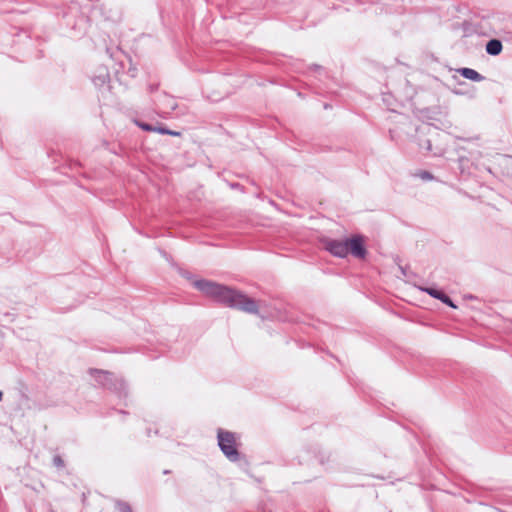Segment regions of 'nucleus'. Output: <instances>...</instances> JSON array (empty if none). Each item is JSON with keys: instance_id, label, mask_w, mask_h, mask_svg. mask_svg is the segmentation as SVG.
Returning a JSON list of instances; mask_svg holds the SVG:
<instances>
[{"instance_id": "nucleus-4", "label": "nucleus", "mask_w": 512, "mask_h": 512, "mask_svg": "<svg viewBox=\"0 0 512 512\" xmlns=\"http://www.w3.org/2000/svg\"><path fill=\"white\" fill-rule=\"evenodd\" d=\"M92 82L99 90H116L114 85H110V76L106 66H99L91 76Z\"/></svg>"}, {"instance_id": "nucleus-1", "label": "nucleus", "mask_w": 512, "mask_h": 512, "mask_svg": "<svg viewBox=\"0 0 512 512\" xmlns=\"http://www.w3.org/2000/svg\"><path fill=\"white\" fill-rule=\"evenodd\" d=\"M193 285L206 296L214 298L229 307L250 313L257 311V305L253 300L230 287L205 279L195 280Z\"/></svg>"}, {"instance_id": "nucleus-14", "label": "nucleus", "mask_w": 512, "mask_h": 512, "mask_svg": "<svg viewBox=\"0 0 512 512\" xmlns=\"http://www.w3.org/2000/svg\"><path fill=\"white\" fill-rule=\"evenodd\" d=\"M135 123L141 127L145 131L153 132L154 126H151L149 124L141 123L139 121H135Z\"/></svg>"}, {"instance_id": "nucleus-3", "label": "nucleus", "mask_w": 512, "mask_h": 512, "mask_svg": "<svg viewBox=\"0 0 512 512\" xmlns=\"http://www.w3.org/2000/svg\"><path fill=\"white\" fill-rule=\"evenodd\" d=\"M88 373L95 383L121 395V389L124 386V381L118 379L113 373L99 369H89Z\"/></svg>"}, {"instance_id": "nucleus-10", "label": "nucleus", "mask_w": 512, "mask_h": 512, "mask_svg": "<svg viewBox=\"0 0 512 512\" xmlns=\"http://www.w3.org/2000/svg\"><path fill=\"white\" fill-rule=\"evenodd\" d=\"M115 76H116L117 81L119 82L117 92H122L123 94H125L126 89H127L125 72L124 71L120 72L119 69H115Z\"/></svg>"}, {"instance_id": "nucleus-8", "label": "nucleus", "mask_w": 512, "mask_h": 512, "mask_svg": "<svg viewBox=\"0 0 512 512\" xmlns=\"http://www.w3.org/2000/svg\"><path fill=\"white\" fill-rule=\"evenodd\" d=\"M458 72L466 79L480 82L484 79L482 75H480L476 70L471 68H461Z\"/></svg>"}, {"instance_id": "nucleus-6", "label": "nucleus", "mask_w": 512, "mask_h": 512, "mask_svg": "<svg viewBox=\"0 0 512 512\" xmlns=\"http://www.w3.org/2000/svg\"><path fill=\"white\" fill-rule=\"evenodd\" d=\"M349 253L356 258L363 259L366 256L365 241L362 236H353L347 239Z\"/></svg>"}, {"instance_id": "nucleus-5", "label": "nucleus", "mask_w": 512, "mask_h": 512, "mask_svg": "<svg viewBox=\"0 0 512 512\" xmlns=\"http://www.w3.org/2000/svg\"><path fill=\"white\" fill-rule=\"evenodd\" d=\"M325 248L331 254L337 257H345L349 254V246L347 244V239L345 240H326Z\"/></svg>"}, {"instance_id": "nucleus-2", "label": "nucleus", "mask_w": 512, "mask_h": 512, "mask_svg": "<svg viewBox=\"0 0 512 512\" xmlns=\"http://www.w3.org/2000/svg\"><path fill=\"white\" fill-rule=\"evenodd\" d=\"M239 437L232 432L220 429L218 431V445L223 454L232 462L240 458L237 450Z\"/></svg>"}, {"instance_id": "nucleus-7", "label": "nucleus", "mask_w": 512, "mask_h": 512, "mask_svg": "<svg viewBox=\"0 0 512 512\" xmlns=\"http://www.w3.org/2000/svg\"><path fill=\"white\" fill-rule=\"evenodd\" d=\"M418 289L423 292H426L431 297L442 301L443 303L447 304L448 306H450L454 309L457 308V306L451 301V299L448 296H446L443 291H441L437 288L418 286Z\"/></svg>"}, {"instance_id": "nucleus-12", "label": "nucleus", "mask_w": 512, "mask_h": 512, "mask_svg": "<svg viewBox=\"0 0 512 512\" xmlns=\"http://www.w3.org/2000/svg\"><path fill=\"white\" fill-rule=\"evenodd\" d=\"M153 132H157L159 134H166V135H171V136H180V132H177V131H173V130H169V129H166L164 127H154L153 129Z\"/></svg>"}, {"instance_id": "nucleus-15", "label": "nucleus", "mask_w": 512, "mask_h": 512, "mask_svg": "<svg viewBox=\"0 0 512 512\" xmlns=\"http://www.w3.org/2000/svg\"><path fill=\"white\" fill-rule=\"evenodd\" d=\"M3 398V393L0 391V401L2 400Z\"/></svg>"}, {"instance_id": "nucleus-13", "label": "nucleus", "mask_w": 512, "mask_h": 512, "mask_svg": "<svg viewBox=\"0 0 512 512\" xmlns=\"http://www.w3.org/2000/svg\"><path fill=\"white\" fill-rule=\"evenodd\" d=\"M53 465L57 468H64V460L59 455L53 457Z\"/></svg>"}, {"instance_id": "nucleus-11", "label": "nucleus", "mask_w": 512, "mask_h": 512, "mask_svg": "<svg viewBox=\"0 0 512 512\" xmlns=\"http://www.w3.org/2000/svg\"><path fill=\"white\" fill-rule=\"evenodd\" d=\"M111 57L113 59H115L116 61H118V64L121 69L124 68V62H123L122 57H124V58L127 57L124 51H122L121 49H118L115 53L111 54Z\"/></svg>"}, {"instance_id": "nucleus-9", "label": "nucleus", "mask_w": 512, "mask_h": 512, "mask_svg": "<svg viewBox=\"0 0 512 512\" xmlns=\"http://www.w3.org/2000/svg\"><path fill=\"white\" fill-rule=\"evenodd\" d=\"M486 51L490 55H498L502 51V44L499 40H490L486 45Z\"/></svg>"}]
</instances>
